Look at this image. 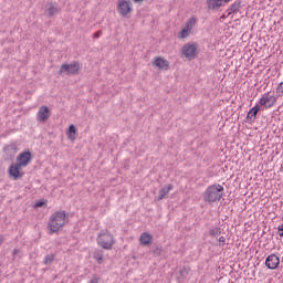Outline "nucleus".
<instances>
[{
  "instance_id": "f257e3e1",
  "label": "nucleus",
  "mask_w": 283,
  "mask_h": 283,
  "mask_svg": "<svg viewBox=\"0 0 283 283\" xmlns=\"http://www.w3.org/2000/svg\"><path fill=\"white\" fill-rule=\"evenodd\" d=\"M67 218H69V214H67V212H65V210L54 212L50 217L49 223H48V229H49L50 235H52L53 233H56V231L63 229V227H65V224H67Z\"/></svg>"
},
{
  "instance_id": "f03ea898",
  "label": "nucleus",
  "mask_w": 283,
  "mask_h": 283,
  "mask_svg": "<svg viewBox=\"0 0 283 283\" xmlns=\"http://www.w3.org/2000/svg\"><path fill=\"white\" fill-rule=\"evenodd\" d=\"M222 196H224V187L219 184H213L206 189L203 200L209 205H213V202L222 200Z\"/></svg>"
},
{
  "instance_id": "7ed1b4c3",
  "label": "nucleus",
  "mask_w": 283,
  "mask_h": 283,
  "mask_svg": "<svg viewBox=\"0 0 283 283\" xmlns=\"http://www.w3.org/2000/svg\"><path fill=\"white\" fill-rule=\"evenodd\" d=\"M114 244H116V240L109 230H102L97 234V245L105 249V251H112Z\"/></svg>"
},
{
  "instance_id": "20e7f679",
  "label": "nucleus",
  "mask_w": 283,
  "mask_h": 283,
  "mask_svg": "<svg viewBox=\"0 0 283 283\" xmlns=\"http://www.w3.org/2000/svg\"><path fill=\"white\" fill-rule=\"evenodd\" d=\"M81 70V64L78 62H73L71 64H62L59 71L60 76H75Z\"/></svg>"
},
{
  "instance_id": "39448f33",
  "label": "nucleus",
  "mask_w": 283,
  "mask_h": 283,
  "mask_svg": "<svg viewBox=\"0 0 283 283\" xmlns=\"http://www.w3.org/2000/svg\"><path fill=\"white\" fill-rule=\"evenodd\" d=\"M117 12L120 17H127L130 12H134L132 0H118Z\"/></svg>"
},
{
  "instance_id": "423d86ee",
  "label": "nucleus",
  "mask_w": 283,
  "mask_h": 283,
  "mask_svg": "<svg viewBox=\"0 0 283 283\" xmlns=\"http://www.w3.org/2000/svg\"><path fill=\"white\" fill-rule=\"evenodd\" d=\"M275 103H277V97L271 95V92L263 94L259 101V105L264 106L265 109H271Z\"/></svg>"
},
{
  "instance_id": "0eeeda50",
  "label": "nucleus",
  "mask_w": 283,
  "mask_h": 283,
  "mask_svg": "<svg viewBox=\"0 0 283 283\" xmlns=\"http://www.w3.org/2000/svg\"><path fill=\"white\" fill-rule=\"evenodd\" d=\"M198 52V45L193 44V43H186L182 49H181V53L186 59H196V54Z\"/></svg>"
},
{
  "instance_id": "6e6552de",
  "label": "nucleus",
  "mask_w": 283,
  "mask_h": 283,
  "mask_svg": "<svg viewBox=\"0 0 283 283\" xmlns=\"http://www.w3.org/2000/svg\"><path fill=\"white\" fill-rule=\"evenodd\" d=\"M22 166L15 164H11L9 166L8 169V174L10 176L11 179L13 180H20V178H23V176H25V174L23 171H21Z\"/></svg>"
},
{
  "instance_id": "1a4fd4ad",
  "label": "nucleus",
  "mask_w": 283,
  "mask_h": 283,
  "mask_svg": "<svg viewBox=\"0 0 283 283\" xmlns=\"http://www.w3.org/2000/svg\"><path fill=\"white\" fill-rule=\"evenodd\" d=\"M32 163V153L25 150L17 156V163L20 167H28Z\"/></svg>"
},
{
  "instance_id": "9d476101",
  "label": "nucleus",
  "mask_w": 283,
  "mask_h": 283,
  "mask_svg": "<svg viewBox=\"0 0 283 283\" xmlns=\"http://www.w3.org/2000/svg\"><path fill=\"white\" fill-rule=\"evenodd\" d=\"M191 273V268L184 265L179 271L176 272V280L178 283L187 282L189 280V274Z\"/></svg>"
},
{
  "instance_id": "9b49d317",
  "label": "nucleus",
  "mask_w": 283,
  "mask_h": 283,
  "mask_svg": "<svg viewBox=\"0 0 283 283\" xmlns=\"http://www.w3.org/2000/svg\"><path fill=\"white\" fill-rule=\"evenodd\" d=\"M265 266H266V269H270L271 271L277 269V266H280V256H276L275 254H270L265 259Z\"/></svg>"
},
{
  "instance_id": "f8f14e48",
  "label": "nucleus",
  "mask_w": 283,
  "mask_h": 283,
  "mask_svg": "<svg viewBox=\"0 0 283 283\" xmlns=\"http://www.w3.org/2000/svg\"><path fill=\"white\" fill-rule=\"evenodd\" d=\"M196 25V18H191L190 21L186 23V27L180 31L179 39H187Z\"/></svg>"
},
{
  "instance_id": "ddd939ff",
  "label": "nucleus",
  "mask_w": 283,
  "mask_h": 283,
  "mask_svg": "<svg viewBox=\"0 0 283 283\" xmlns=\"http://www.w3.org/2000/svg\"><path fill=\"white\" fill-rule=\"evenodd\" d=\"M51 114L50 107L41 106L38 111L36 120H39V123H45V120L50 118Z\"/></svg>"
},
{
  "instance_id": "4468645a",
  "label": "nucleus",
  "mask_w": 283,
  "mask_h": 283,
  "mask_svg": "<svg viewBox=\"0 0 283 283\" xmlns=\"http://www.w3.org/2000/svg\"><path fill=\"white\" fill-rule=\"evenodd\" d=\"M61 12V9H59V4L56 3H46L44 9V14L48 18L55 17V14H59Z\"/></svg>"
},
{
  "instance_id": "2eb2a0df",
  "label": "nucleus",
  "mask_w": 283,
  "mask_h": 283,
  "mask_svg": "<svg viewBox=\"0 0 283 283\" xmlns=\"http://www.w3.org/2000/svg\"><path fill=\"white\" fill-rule=\"evenodd\" d=\"M242 10V0H235L226 12H228V17L231 14H238Z\"/></svg>"
},
{
  "instance_id": "dca6fc26",
  "label": "nucleus",
  "mask_w": 283,
  "mask_h": 283,
  "mask_svg": "<svg viewBox=\"0 0 283 283\" xmlns=\"http://www.w3.org/2000/svg\"><path fill=\"white\" fill-rule=\"evenodd\" d=\"M153 65L155 67H158V70H169V61L163 57H155Z\"/></svg>"
},
{
  "instance_id": "f3484780",
  "label": "nucleus",
  "mask_w": 283,
  "mask_h": 283,
  "mask_svg": "<svg viewBox=\"0 0 283 283\" xmlns=\"http://www.w3.org/2000/svg\"><path fill=\"white\" fill-rule=\"evenodd\" d=\"M260 112V105H255L254 107H252L248 115H247V122L248 123H254L255 122V118H258V113Z\"/></svg>"
},
{
  "instance_id": "a211bd4d",
  "label": "nucleus",
  "mask_w": 283,
  "mask_h": 283,
  "mask_svg": "<svg viewBox=\"0 0 283 283\" xmlns=\"http://www.w3.org/2000/svg\"><path fill=\"white\" fill-rule=\"evenodd\" d=\"M206 6L208 10H220L222 8V0H207Z\"/></svg>"
},
{
  "instance_id": "6ab92c4d",
  "label": "nucleus",
  "mask_w": 283,
  "mask_h": 283,
  "mask_svg": "<svg viewBox=\"0 0 283 283\" xmlns=\"http://www.w3.org/2000/svg\"><path fill=\"white\" fill-rule=\"evenodd\" d=\"M151 240H154V235L143 232L139 238V242L142 247H147V244H151Z\"/></svg>"
},
{
  "instance_id": "aec40b11",
  "label": "nucleus",
  "mask_w": 283,
  "mask_h": 283,
  "mask_svg": "<svg viewBox=\"0 0 283 283\" xmlns=\"http://www.w3.org/2000/svg\"><path fill=\"white\" fill-rule=\"evenodd\" d=\"M172 189H174V185H168L161 188L159 190V196L157 197V200L158 201L164 200V198L167 197V193H169V191H171Z\"/></svg>"
},
{
  "instance_id": "412c9836",
  "label": "nucleus",
  "mask_w": 283,
  "mask_h": 283,
  "mask_svg": "<svg viewBox=\"0 0 283 283\" xmlns=\"http://www.w3.org/2000/svg\"><path fill=\"white\" fill-rule=\"evenodd\" d=\"M93 258L97 262V264H103V258H104L103 250H95Z\"/></svg>"
},
{
  "instance_id": "4be33fe9",
  "label": "nucleus",
  "mask_w": 283,
  "mask_h": 283,
  "mask_svg": "<svg viewBox=\"0 0 283 283\" xmlns=\"http://www.w3.org/2000/svg\"><path fill=\"white\" fill-rule=\"evenodd\" d=\"M76 126L74 124L70 125L69 127V138L70 140H74L76 137Z\"/></svg>"
},
{
  "instance_id": "5701e85b",
  "label": "nucleus",
  "mask_w": 283,
  "mask_h": 283,
  "mask_svg": "<svg viewBox=\"0 0 283 283\" xmlns=\"http://www.w3.org/2000/svg\"><path fill=\"white\" fill-rule=\"evenodd\" d=\"M55 259L56 256L54 254H49L44 256L43 264H45L46 266H50V264H52Z\"/></svg>"
},
{
  "instance_id": "b1692460",
  "label": "nucleus",
  "mask_w": 283,
  "mask_h": 283,
  "mask_svg": "<svg viewBox=\"0 0 283 283\" xmlns=\"http://www.w3.org/2000/svg\"><path fill=\"white\" fill-rule=\"evenodd\" d=\"M4 151H12V154H17V145L10 144L4 147Z\"/></svg>"
},
{
  "instance_id": "393cba45",
  "label": "nucleus",
  "mask_w": 283,
  "mask_h": 283,
  "mask_svg": "<svg viewBox=\"0 0 283 283\" xmlns=\"http://www.w3.org/2000/svg\"><path fill=\"white\" fill-rule=\"evenodd\" d=\"M222 231H220V228H214L212 230H210V235H212V238H218V235H221Z\"/></svg>"
},
{
  "instance_id": "a878e982",
  "label": "nucleus",
  "mask_w": 283,
  "mask_h": 283,
  "mask_svg": "<svg viewBox=\"0 0 283 283\" xmlns=\"http://www.w3.org/2000/svg\"><path fill=\"white\" fill-rule=\"evenodd\" d=\"M163 253V247H157L156 249L153 250V255L158 258Z\"/></svg>"
},
{
  "instance_id": "bb28decb",
  "label": "nucleus",
  "mask_w": 283,
  "mask_h": 283,
  "mask_svg": "<svg viewBox=\"0 0 283 283\" xmlns=\"http://www.w3.org/2000/svg\"><path fill=\"white\" fill-rule=\"evenodd\" d=\"M276 93L279 94V96H283V82H281L276 87Z\"/></svg>"
},
{
  "instance_id": "cd10ccee",
  "label": "nucleus",
  "mask_w": 283,
  "mask_h": 283,
  "mask_svg": "<svg viewBox=\"0 0 283 283\" xmlns=\"http://www.w3.org/2000/svg\"><path fill=\"white\" fill-rule=\"evenodd\" d=\"M277 235H279L280 238H283V224H282L281 227H279Z\"/></svg>"
},
{
  "instance_id": "c85d7f7f",
  "label": "nucleus",
  "mask_w": 283,
  "mask_h": 283,
  "mask_svg": "<svg viewBox=\"0 0 283 283\" xmlns=\"http://www.w3.org/2000/svg\"><path fill=\"white\" fill-rule=\"evenodd\" d=\"M20 251L21 250H19V249H13V251H12L13 258H17V255H19Z\"/></svg>"
},
{
  "instance_id": "c756f323",
  "label": "nucleus",
  "mask_w": 283,
  "mask_h": 283,
  "mask_svg": "<svg viewBox=\"0 0 283 283\" xmlns=\"http://www.w3.org/2000/svg\"><path fill=\"white\" fill-rule=\"evenodd\" d=\"M102 34H103V31H97L96 33H94V38L95 39H101Z\"/></svg>"
},
{
  "instance_id": "7c9ffc66",
  "label": "nucleus",
  "mask_w": 283,
  "mask_h": 283,
  "mask_svg": "<svg viewBox=\"0 0 283 283\" xmlns=\"http://www.w3.org/2000/svg\"><path fill=\"white\" fill-rule=\"evenodd\" d=\"M219 242H221L222 245H224L226 242H227V239H226L224 237H220V238H219Z\"/></svg>"
},
{
  "instance_id": "2f4dec72",
  "label": "nucleus",
  "mask_w": 283,
  "mask_h": 283,
  "mask_svg": "<svg viewBox=\"0 0 283 283\" xmlns=\"http://www.w3.org/2000/svg\"><path fill=\"white\" fill-rule=\"evenodd\" d=\"M6 242V237L3 234H0V247Z\"/></svg>"
},
{
  "instance_id": "473e14b6",
  "label": "nucleus",
  "mask_w": 283,
  "mask_h": 283,
  "mask_svg": "<svg viewBox=\"0 0 283 283\" xmlns=\"http://www.w3.org/2000/svg\"><path fill=\"white\" fill-rule=\"evenodd\" d=\"M43 205H45V202H43V201H38V202L35 203V207H43Z\"/></svg>"
},
{
  "instance_id": "72a5a7b5",
  "label": "nucleus",
  "mask_w": 283,
  "mask_h": 283,
  "mask_svg": "<svg viewBox=\"0 0 283 283\" xmlns=\"http://www.w3.org/2000/svg\"><path fill=\"white\" fill-rule=\"evenodd\" d=\"M227 14H222L221 17H220V19H227V17H229V12H226Z\"/></svg>"
},
{
  "instance_id": "f704fd0d",
  "label": "nucleus",
  "mask_w": 283,
  "mask_h": 283,
  "mask_svg": "<svg viewBox=\"0 0 283 283\" xmlns=\"http://www.w3.org/2000/svg\"><path fill=\"white\" fill-rule=\"evenodd\" d=\"M135 3H140L143 0H133Z\"/></svg>"
},
{
  "instance_id": "c9c22d12",
  "label": "nucleus",
  "mask_w": 283,
  "mask_h": 283,
  "mask_svg": "<svg viewBox=\"0 0 283 283\" xmlns=\"http://www.w3.org/2000/svg\"><path fill=\"white\" fill-rule=\"evenodd\" d=\"M224 1V3H231V1H233V0H223Z\"/></svg>"
}]
</instances>
